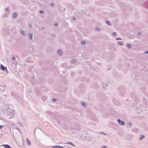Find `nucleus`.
I'll use <instances>...</instances> for the list:
<instances>
[{
    "instance_id": "obj_1",
    "label": "nucleus",
    "mask_w": 148,
    "mask_h": 148,
    "mask_svg": "<svg viewBox=\"0 0 148 148\" xmlns=\"http://www.w3.org/2000/svg\"><path fill=\"white\" fill-rule=\"evenodd\" d=\"M14 111L12 110H10V111H8L7 112V114L8 115L12 116L14 115Z\"/></svg>"
},
{
    "instance_id": "obj_2",
    "label": "nucleus",
    "mask_w": 148,
    "mask_h": 148,
    "mask_svg": "<svg viewBox=\"0 0 148 148\" xmlns=\"http://www.w3.org/2000/svg\"><path fill=\"white\" fill-rule=\"evenodd\" d=\"M117 121L118 123L121 125H124L125 124V123L123 121H121L119 119H118Z\"/></svg>"
},
{
    "instance_id": "obj_3",
    "label": "nucleus",
    "mask_w": 148,
    "mask_h": 148,
    "mask_svg": "<svg viewBox=\"0 0 148 148\" xmlns=\"http://www.w3.org/2000/svg\"><path fill=\"white\" fill-rule=\"evenodd\" d=\"M26 140L27 145L28 146H30L31 145V143L29 140L28 138H27Z\"/></svg>"
},
{
    "instance_id": "obj_4",
    "label": "nucleus",
    "mask_w": 148,
    "mask_h": 148,
    "mask_svg": "<svg viewBox=\"0 0 148 148\" xmlns=\"http://www.w3.org/2000/svg\"><path fill=\"white\" fill-rule=\"evenodd\" d=\"M58 54L60 56H61L63 53L62 51L61 50H58Z\"/></svg>"
},
{
    "instance_id": "obj_5",
    "label": "nucleus",
    "mask_w": 148,
    "mask_h": 148,
    "mask_svg": "<svg viewBox=\"0 0 148 148\" xmlns=\"http://www.w3.org/2000/svg\"><path fill=\"white\" fill-rule=\"evenodd\" d=\"M3 146L5 148H12L10 145H3Z\"/></svg>"
},
{
    "instance_id": "obj_6",
    "label": "nucleus",
    "mask_w": 148,
    "mask_h": 148,
    "mask_svg": "<svg viewBox=\"0 0 148 148\" xmlns=\"http://www.w3.org/2000/svg\"><path fill=\"white\" fill-rule=\"evenodd\" d=\"M53 148H63L62 147L60 146H55L52 147Z\"/></svg>"
},
{
    "instance_id": "obj_7",
    "label": "nucleus",
    "mask_w": 148,
    "mask_h": 148,
    "mask_svg": "<svg viewBox=\"0 0 148 148\" xmlns=\"http://www.w3.org/2000/svg\"><path fill=\"white\" fill-rule=\"evenodd\" d=\"M22 34L24 35H25L26 34V32L25 31H23L22 30H20Z\"/></svg>"
},
{
    "instance_id": "obj_8",
    "label": "nucleus",
    "mask_w": 148,
    "mask_h": 148,
    "mask_svg": "<svg viewBox=\"0 0 148 148\" xmlns=\"http://www.w3.org/2000/svg\"><path fill=\"white\" fill-rule=\"evenodd\" d=\"M65 144H66L70 145L73 146H75V145L72 143L70 142H67L66 143H65Z\"/></svg>"
},
{
    "instance_id": "obj_9",
    "label": "nucleus",
    "mask_w": 148,
    "mask_h": 148,
    "mask_svg": "<svg viewBox=\"0 0 148 148\" xmlns=\"http://www.w3.org/2000/svg\"><path fill=\"white\" fill-rule=\"evenodd\" d=\"M32 36H33L32 34L31 33H29V37L31 40L33 38Z\"/></svg>"
},
{
    "instance_id": "obj_10",
    "label": "nucleus",
    "mask_w": 148,
    "mask_h": 148,
    "mask_svg": "<svg viewBox=\"0 0 148 148\" xmlns=\"http://www.w3.org/2000/svg\"><path fill=\"white\" fill-rule=\"evenodd\" d=\"M17 16V14L15 13H14L12 15V17L14 18L16 17Z\"/></svg>"
},
{
    "instance_id": "obj_11",
    "label": "nucleus",
    "mask_w": 148,
    "mask_h": 148,
    "mask_svg": "<svg viewBox=\"0 0 148 148\" xmlns=\"http://www.w3.org/2000/svg\"><path fill=\"white\" fill-rule=\"evenodd\" d=\"M126 47L127 48L129 49L132 48L131 45L129 44H127L126 45Z\"/></svg>"
},
{
    "instance_id": "obj_12",
    "label": "nucleus",
    "mask_w": 148,
    "mask_h": 148,
    "mask_svg": "<svg viewBox=\"0 0 148 148\" xmlns=\"http://www.w3.org/2000/svg\"><path fill=\"white\" fill-rule=\"evenodd\" d=\"M1 69L3 71H4L5 69V67L3 66L2 64L1 66Z\"/></svg>"
},
{
    "instance_id": "obj_13",
    "label": "nucleus",
    "mask_w": 148,
    "mask_h": 148,
    "mask_svg": "<svg viewBox=\"0 0 148 148\" xmlns=\"http://www.w3.org/2000/svg\"><path fill=\"white\" fill-rule=\"evenodd\" d=\"M145 137V136L143 135H141L140 136V137L139 138V140H141L143 138Z\"/></svg>"
},
{
    "instance_id": "obj_14",
    "label": "nucleus",
    "mask_w": 148,
    "mask_h": 148,
    "mask_svg": "<svg viewBox=\"0 0 148 148\" xmlns=\"http://www.w3.org/2000/svg\"><path fill=\"white\" fill-rule=\"evenodd\" d=\"M106 23L109 25H112V24L111 23H110V22L108 21H106Z\"/></svg>"
},
{
    "instance_id": "obj_15",
    "label": "nucleus",
    "mask_w": 148,
    "mask_h": 148,
    "mask_svg": "<svg viewBox=\"0 0 148 148\" xmlns=\"http://www.w3.org/2000/svg\"><path fill=\"white\" fill-rule=\"evenodd\" d=\"M81 104L82 105L84 106V107H86V105L84 103L82 102Z\"/></svg>"
},
{
    "instance_id": "obj_16",
    "label": "nucleus",
    "mask_w": 148,
    "mask_h": 148,
    "mask_svg": "<svg viewBox=\"0 0 148 148\" xmlns=\"http://www.w3.org/2000/svg\"><path fill=\"white\" fill-rule=\"evenodd\" d=\"M117 44L120 45H123V43L121 42H118Z\"/></svg>"
},
{
    "instance_id": "obj_17",
    "label": "nucleus",
    "mask_w": 148,
    "mask_h": 148,
    "mask_svg": "<svg viewBox=\"0 0 148 148\" xmlns=\"http://www.w3.org/2000/svg\"><path fill=\"white\" fill-rule=\"evenodd\" d=\"M76 61V60L75 59H73L71 60V62L72 63H73L74 62H75Z\"/></svg>"
},
{
    "instance_id": "obj_18",
    "label": "nucleus",
    "mask_w": 148,
    "mask_h": 148,
    "mask_svg": "<svg viewBox=\"0 0 148 148\" xmlns=\"http://www.w3.org/2000/svg\"><path fill=\"white\" fill-rule=\"evenodd\" d=\"M86 43V41H82L81 42V44L82 45H84Z\"/></svg>"
},
{
    "instance_id": "obj_19",
    "label": "nucleus",
    "mask_w": 148,
    "mask_h": 148,
    "mask_svg": "<svg viewBox=\"0 0 148 148\" xmlns=\"http://www.w3.org/2000/svg\"><path fill=\"white\" fill-rule=\"evenodd\" d=\"M18 124L20 126H21V127L22 126V123H21V122L18 123Z\"/></svg>"
},
{
    "instance_id": "obj_20",
    "label": "nucleus",
    "mask_w": 148,
    "mask_h": 148,
    "mask_svg": "<svg viewBox=\"0 0 148 148\" xmlns=\"http://www.w3.org/2000/svg\"><path fill=\"white\" fill-rule=\"evenodd\" d=\"M95 29H96V30H98V31H99L100 30V28L98 27H96Z\"/></svg>"
},
{
    "instance_id": "obj_21",
    "label": "nucleus",
    "mask_w": 148,
    "mask_h": 148,
    "mask_svg": "<svg viewBox=\"0 0 148 148\" xmlns=\"http://www.w3.org/2000/svg\"><path fill=\"white\" fill-rule=\"evenodd\" d=\"M101 133L103 135H105L106 134V133L103 132H101Z\"/></svg>"
},
{
    "instance_id": "obj_22",
    "label": "nucleus",
    "mask_w": 148,
    "mask_h": 148,
    "mask_svg": "<svg viewBox=\"0 0 148 148\" xmlns=\"http://www.w3.org/2000/svg\"><path fill=\"white\" fill-rule=\"evenodd\" d=\"M40 13L41 14H43L44 13V12L42 10H40Z\"/></svg>"
},
{
    "instance_id": "obj_23",
    "label": "nucleus",
    "mask_w": 148,
    "mask_h": 148,
    "mask_svg": "<svg viewBox=\"0 0 148 148\" xmlns=\"http://www.w3.org/2000/svg\"><path fill=\"white\" fill-rule=\"evenodd\" d=\"M112 35L114 36H116V33L115 32H113L112 33Z\"/></svg>"
},
{
    "instance_id": "obj_24",
    "label": "nucleus",
    "mask_w": 148,
    "mask_h": 148,
    "mask_svg": "<svg viewBox=\"0 0 148 148\" xmlns=\"http://www.w3.org/2000/svg\"><path fill=\"white\" fill-rule=\"evenodd\" d=\"M121 38H117L116 39V40H121Z\"/></svg>"
},
{
    "instance_id": "obj_25",
    "label": "nucleus",
    "mask_w": 148,
    "mask_h": 148,
    "mask_svg": "<svg viewBox=\"0 0 148 148\" xmlns=\"http://www.w3.org/2000/svg\"><path fill=\"white\" fill-rule=\"evenodd\" d=\"M142 34V33L140 32H138V36H141Z\"/></svg>"
},
{
    "instance_id": "obj_26",
    "label": "nucleus",
    "mask_w": 148,
    "mask_h": 148,
    "mask_svg": "<svg viewBox=\"0 0 148 148\" xmlns=\"http://www.w3.org/2000/svg\"><path fill=\"white\" fill-rule=\"evenodd\" d=\"M54 25L56 26H57L58 25V24L57 23H55Z\"/></svg>"
},
{
    "instance_id": "obj_27",
    "label": "nucleus",
    "mask_w": 148,
    "mask_h": 148,
    "mask_svg": "<svg viewBox=\"0 0 148 148\" xmlns=\"http://www.w3.org/2000/svg\"><path fill=\"white\" fill-rule=\"evenodd\" d=\"M50 5L52 7L54 6V4L53 3H51L50 4Z\"/></svg>"
},
{
    "instance_id": "obj_28",
    "label": "nucleus",
    "mask_w": 148,
    "mask_h": 148,
    "mask_svg": "<svg viewBox=\"0 0 148 148\" xmlns=\"http://www.w3.org/2000/svg\"><path fill=\"white\" fill-rule=\"evenodd\" d=\"M3 125H0V129H1L3 127Z\"/></svg>"
},
{
    "instance_id": "obj_29",
    "label": "nucleus",
    "mask_w": 148,
    "mask_h": 148,
    "mask_svg": "<svg viewBox=\"0 0 148 148\" xmlns=\"http://www.w3.org/2000/svg\"><path fill=\"white\" fill-rule=\"evenodd\" d=\"M102 148H106V147L105 146H103Z\"/></svg>"
},
{
    "instance_id": "obj_30",
    "label": "nucleus",
    "mask_w": 148,
    "mask_h": 148,
    "mask_svg": "<svg viewBox=\"0 0 148 148\" xmlns=\"http://www.w3.org/2000/svg\"><path fill=\"white\" fill-rule=\"evenodd\" d=\"M56 100H57L56 99H52V100L54 101H56Z\"/></svg>"
},
{
    "instance_id": "obj_31",
    "label": "nucleus",
    "mask_w": 148,
    "mask_h": 148,
    "mask_svg": "<svg viewBox=\"0 0 148 148\" xmlns=\"http://www.w3.org/2000/svg\"><path fill=\"white\" fill-rule=\"evenodd\" d=\"M145 53L146 54H148V51H147L145 52Z\"/></svg>"
},
{
    "instance_id": "obj_32",
    "label": "nucleus",
    "mask_w": 148,
    "mask_h": 148,
    "mask_svg": "<svg viewBox=\"0 0 148 148\" xmlns=\"http://www.w3.org/2000/svg\"><path fill=\"white\" fill-rule=\"evenodd\" d=\"M72 19H73V20H75L76 18H75V17H73V18Z\"/></svg>"
},
{
    "instance_id": "obj_33",
    "label": "nucleus",
    "mask_w": 148,
    "mask_h": 148,
    "mask_svg": "<svg viewBox=\"0 0 148 148\" xmlns=\"http://www.w3.org/2000/svg\"><path fill=\"white\" fill-rule=\"evenodd\" d=\"M12 59L13 60H15V58L14 57H13L12 58Z\"/></svg>"
},
{
    "instance_id": "obj_34",
    "label": "nucleus",
    "mask_w": 148,
    "mask_h": 148,
    "mask_svg": "<svg viewBox=\"0 0 148 148\" xmlns=\"http://www.w3.org/2000/svg\"><path fill=\"white\" fill-rule=\"evenodd\" d=\"M129 124L130 125H132V124L131 123H129Z\"/></svg>"
},
{
    "instance_id": "obj_35",
    "label": "nucleus",
    "mask_w": 148,
    "mask_h": 148,
    "mask_svg": "<svg viewBox=\"0 0 148 148\" xmlns=\"http://www.w3.org/2000/svg\"><path fill=\"white\" fill-rule=\"evenodd\" d=\"M8 9L7 8H6V9H5V10H6V11H8Z\"/></svg>"
},
{
    "instance_id": "obj_36",
    "label": "nucleus",
    "mask_w": 148,
    "mask_h": 148,
    "mask_svg": "<svg viewBox=\"0 0 148 148\" xmlns=\"http://www.w3.org/2000/svg\"><path fill=\"white\" fill-rule=\"evenodd\" d=\"M44 28L43 27H42L41 28L42 29H43Z\"/></svg>"
},
{
    "instance_id": "obj_37",
    "label": "nucleus",
    "mask_w": 148,
    "mask_h": 148,
    "mask_svg": "<svg viewBox=\"0 0 148 148\" xmlns=\"http://www.w3.org/2000/svg\"><path fill=\"white\" fill-rule=\"evenodd\" d=\"M17 130H18L19 131V132H20V131L19 130V129L18 128L17 129Z\"/></svg>"
},
{
    "instance_id": "obj_38",
    "label": "nucleus",
    "mask_w": 148,
    "mask_h": 148,
    "mask_svg": "<svg viewBox=\"0 0 148 148\" xmlns=\"http://www.w3.org/2000/svg\"><path fill=\"white\" fill-rule=\"evenodd\" d=\"M16 129H17L18 128L17 127H16Z\"/></svg>"
},
{
    "instance_id": "obj_39",
    "label": "nucleus",
    "mask_w": 148,
    "mask_h": 148,
    "mask_svg": "<svg viewBox=\"0 0 148 148\" xmlns=\"http://www.w3.org/2000/svg\"><path fill=\"white\" fill-rule=\"evenodd\" d=\"M29 26L31 27V26L30 25H29Z\"/></svg>"
}]
</instances>
